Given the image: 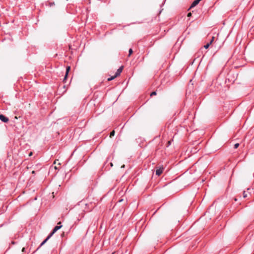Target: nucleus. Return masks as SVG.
I'll return each instance as SVG.
<instances>
[{
	"label": "nucleus",
	"mask_w": 254,
	"mask_h": 254,
	"mask_svg": "<svg viewBox=\"0 0 254 254\" xmlns=\"http://www.w3.org/2000/svg\"><path fill=\"white\" fill-rule=\"evenodd\" d=\"M62 227V225H61V222H60L58 223V225L55 226L53 230V231L50 234V237H52L53 235L56 233L58 230H59L61 227Z\"/></svg>",
	"instance_id": "obj_1"
},
{
	"label": "nucleus",
	"mask_w": 254,
	"mask_h": 254,
	"mask_svg": "<svg viewBox=\"0 0 254 254\" xmlns=\"http://www.w3.org/2000/svg\"><path fill=\"white\" fill-rule=\"evenodd\" d=\"M53 4H54V3H51V5H53Z\"/></svg>",
	"instance_id": "obj_19"
},
{
	"label": "nucleus",
	"mask_w": 254,
	"mask_h": 254,
	"mask_svg": "<svg viewBox=\"0 0 254 254\" xmlns=\"http://www.w3.org/2000/svg\"><path fill=\"white\" fill-rule=\"evenodd\" d=\"M191 15V13L190 12H189V13L188 14V17H190Z\"/></svg>",
	"instance_id": "obj_15"
},
{
	"label": "nucleus",
	"mask_w": 254,
	"mask_h": 254,
	"mask_svg": "<svg viewBox=\"0 0 254 254\" xmlns=\"http://www.w3.org/2000/svg\"><path fill=\"white\" fill-rule=\"evenodd\" d=\"M50 238H51V237H50V235H49L47 237V238L41 244L40 246H42V245H43L47 241V240L48 239H49Z\"/></svg>",
	"instance_id": "obj_6"
},
{
	"label": "nucleus",
	"mask_w": 254,
	"mask_h": 254,
	"mask_svg": "<svg viewBox=\"0 0 254 254\" xmlns=\"http://www.w3.org/2000/svg\"><path fill=\"white\" fill-rule=\"evenodd\" d=\"M53 4H54V3H51V5H53Z\"/></svg>",
	"instance_id": "obj_20"
},
{
	"label": "nucleus",
	"mask_w": 254,
	"mask_h": 254,
	"mask_svg": "<svg viewBox=\"0 0 254 254\" xmlns=\"http://www.w3.org/2000/svg\"><path fill=\"white\" fill-rule=\"evenodd\" d=\"M163 168H159L157 169L155 172V174L157 176H160L163 172Z\"/></svg>",
	"instance_id": "obj_3"
},
{
	"label": "nucleus",
	"mask_w": 254,
	"mask_h": 254,
	"mask_svg": "<svg viewBox=\"0 0 254 254\" xmlns=\"http://www.w3.org/2000/svg\"><path fill=\"white\" fill-rule=\"evenodd\" d=\"M210 44H209V43H208L207 44L204 45V48L207 49L209 47V46H210Z\"/></svg>",
	"instance_id": "obj_10"
},
{
	"label": "nucleus",
	"mask_w": 254,
	"mask_h": 254,
	"mask_svg": "<svg viewBox=\"0 0 254 254\" xmlns=\"http://www.w3.org/2000/svg\"><path fill=\"white\" fill-rule=\"evenodd\" d=\"M124 167H125V165H123V166H122V168H124Z\"/></svg>",
	"instance_id": "obj_18"
},
{
	"label": "nucleus",
	"mask_w": 254,
	"mask_h": 254,
	"mask_svg": "<svg viewBox=\"0 0 254 254\" xmlns=\"http://www.w3.org/2000/svg\"><path fill=\"white\" fill-rule=\"evenodd\" d=\"M132 52H133L132 50L131 49H130L128 51V53H129L128 56H129L132 53Z\"/></svg>",
	"instance_id": "obj_13"
},
{
	"label": "nucleus",
	"mask_w": 254,
	"mask_h": 254,
	"mask_svg": "<svg viewBox=\"0 0 254 254\" xmlns=\"http://www.w3.org/2000/svg\"><path fill=\"white\" fill-rule=\"evenodd\" d=\"M32 155V152H31L29 153V156H31Z\"/></svg>",
	"instance_id": "obj_17"
},
{
	"label": "nucleus",
	"mask_w": 254,
	"mask_h": 254,
	"mask_svg": "<svg viewBox=\"0 0 254 254\" xmlns=\"http://www.w3.org/2000/svg\"><path fill=\"white\" fill-rule=\"evenodd\" d=\"M22 251H24V248H23Z\"/></svg>",
	"instance_id": "obj_21"
},
{
	"label": "nucleus",
	"mask_w": 254,
	"mask_h": 254,
	"mask_svg": "<svg viewBox=\"0 0 254 254\" xmlns=\"http://www.w3.org/2000/svg\"><path fill=\"white\" fill-rule=\"evenodd\" d=\"M156 95V92L153 91L150 94V96H152Z\"/></svg>",
	"instance_id": "obj_12"
},
{
	"label": "nucleus",
	"mask_w": 254,
	"mask_h": 254,
	"mask_svg": "<svg viewBox=\"0 0 254 254\" xmlns=\"http://www.w3.org/2000/svg\"><path fill=\"white\" fill-rule=\"evenodd\" d=\"M116 77H117V76H116L115 75H114V76H111V77H110V78H108V81L112 80H113L114 78H115Z\"/></svg>",
	"instance_id": "obj_7"
},
{
	"label": "nucleus",
	"mask_w": 254,
	"mask_h": 254,
	"mask_svg": "<svg viewBox=\"0 0 254 254\" xmlns=\"http://www.w3.org/2000/svg\"><path fill=\"white\" fill-rule=\"evenodd\" d=\"M70 66H67L66 67V73H65V75L64 76V82L65 80H66V78H67V75H68V73L70 70Z\"/></svg>",
	"instance_id": "obj_5"
},
{
	"label": "nucleus",
	"mask_w": 254,
	"mask_h": 254,
	"mask_svg": "<svg viewBox=\"0 0 254 254\" xmlns=\"http://www.w3.org/2000/svg\"><path fill=\"white\" fill-rule=\"evenodd\" d=\"M247 196V193L245 191H244L243 192V197L246 198Z\"/></svg>",
	"instance_id": "obj_9"
},
{
	"label": "nucleus",
	"mask_w": 254,
	"mask_h": 254,
	"mask_svg": "<svg viewBox=\"0 0 254 254\" xmlns=\"http://www.w3.org/2000/svg\"><path fill=\"white\" fill-rule=\"evenodd\" d=\"M0 120L3 123H7L9 121V119L3 115H0Z\"/></svg>",
	"instance_id": "obj_2"
},
{
	"label": "nucleus",
	"mask_w": 254,
	"mask_h": 254,
	"mask_svg": "<svg viewBox=\"0 0 254 254\" xmlns=\"http://www.w3.org/2000/svg\"><path fill=\"white\" fill-rule=\"evenodd\" d=\"M171 141H169L168 142V146H169V145L171 144Z\"/></svg>",
	"instance_id": "obj_16"
},
{
	"label": "nucleus",
	"mask_w": 254,
	"mask_h": 254,
	"mask_svg": "<svg viewBox=\"0 0 254 254\" xmlns=\"http://www.w3.org/2000/svg\"><path fill=\"white\" fill-rule=\"evenodd\" d=\"M115 133V131H114V130L110 132V136L111 137L112 136H114Z\"/></svg>",
	"instance_id": "obj_8"
},
{
	"label": "nucleus",
	"mask_w": 254,
	"mask_h": 254,
	"mask_svg": "<svg viewBox=\"0 0 254 254\" xmlns=\"http://www.w3.org/2000/svg\"><path fill=\"white\" fill-rule=\"evenodd\" d=\"M239 146V143H236L234 145V148H235V149L237 148Z\"/></svg>",
	"instance_id": "obj_14"
},
{
	"label": "nucleus",
	"mask_w": 254,
	"mask_h": 254,
	"mask_svg": "<svg viewBox=\"0 0 254 254\" xmlns=\"http://www.w3.org/2000/svg\"><path fill=\"white\" fill-rule=\"evenodd\" d=\"M123 67L121 66L119 69H118L117 72L115 73V75L117 77L118 76L120 75L121 73L122 72L123 70Z\"/></svg>",
	"instance_id": "obj_4"
},
{
	"label": "nucleus",
	"mask_w": 254,
	"mask_h": 254,
	"mask_svg": "<svg viewBox=\"0 0 254 254\" xmlns=\"http://www.w3.org/2000/svg\"><path fill=\"white\" fill-rule=\"evenodd\" d=\"M214 37H211V40L210 41V42H209V44H211L213 42V41H214Z\"/></svg>",
	"instance_id": "obj_11"
}]
</instances>
